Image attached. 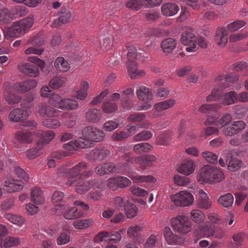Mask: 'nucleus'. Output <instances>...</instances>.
I'll return each instance as SVG.
<instances>
[{
	"mask_svg": "<svg viewBox=\"0 0 248 248\" xmlns=\"http://www.w3.org/2000/svg\"><path fill=\"white\" fill-rule=\"evenodd\" d=\"M15 139L21 143L29 144L33 140V136L31 132L26 129L17 131L15 134Z\"/></svg>",
	"mask_w": 248,
	"mask_h": 248,
	"instance_id": "obj_19",
	"label": "nucleus"
},
{
	"mask_svg": "<svg viewBox=\"0 0 248 248\" xmlns=\"http://www.w3.org/2000/svg\"><path fill=\"white\" fill-rule=\"evenodd\" d=\"M172 228L181 233H186L191 229V222L187 217L179 215L171 219Z\"/></svg>",
	"mask_w": 248,
	"mask_h": 248,
	"instance_id": "obj_6",
	"label": "nucleus"
},
{
	"mask_svg": "<svg viewBox=\"0 0 248 248\" xmlns=\"http://www.w3.org/2000/svg\"><path fill=\"white\" fill-rule=\"evenodd\" d=\"M83 139L94 142H100L103 140L105 134L101 130L94 127L89 126L85 127L82 130Z\"/></svg>",
	"mask_w": 248,
	"mask_h": 248,
	"instance_id": "obj_10",
	"label": "nucleus"
},
{
	"mask_svg": "<svg viewBox=\"0 0 248 248\" xmlns=\"http://www.w3.org/2000/svg\"><path fill=\"white\" fill-rule=\"evenodd\" d=\"M229 31L225 27L217 28L215 36V41L220 47H224L226 45L229 36Z\"/></svg>",
	"mask_w": 248,
	"mask_h": 248,
	"instance_id": "obj_13",
	"label": "nucleus"
},
{
	"mask_svg": "<svg viewBox=\"0 0 248 248\" xmlns=\"http://www.w3.org/2000/svg\"><path fill=\"white\" fill-rule=\"evenodd\" d=\"M95 183L94 180H90L84 182L79 181L76 185L75 190L77 193L82 194L88 191L91 187L93 186Z\"/></svg>",
	"mask_w": 248,
	"mask_h": 248,
	"instance_id": "obj_27",
	"label": "nucleus"
},
{
	"mask_svg": "<svg viewBox=\"0 0 248 248\" xmlns=\"http://www.w3.org/2000/svg\"><path fill=\"white\" fill-rule=\"evenodd\" d=\"M64 80L63 78L60 77H56L53 78L49 83V86L50 87L53 89H58L61 87L63 83Z\"/></svg>",
	"mask_w": 248,
	"mask_h": 248,
	"instance_id": "obj_63",
	"label": "nucleus"
},
{
	"mask_svg": "<svg viewBox=\"0 0 248 248\" xmlns=\"http://www.w3.org/2000/svg\"><path fill=\"white\" fill-rule=\"evenodd\" d=\"M44 41L43 38L39 34H36L34 37L28 40L27 45H32L35 47H38L43 45Z\"/></svg>",
	"mask_w": 248,
	"mask_h": 248,
	"instance_id": "obj_60",
	"label": "nucleus"
},
{
	"mask_svg": "<svg viewBox=\"0 0 248 248\" xmlns=\"http://www.w3.org/2000/svg\"><path fill=\"white\" fill-rule=\"evenodd\" d=\"M129 218L135 217L138 213V209L136 206L133 203H128L124 210Z\"/></svg>",
	"mask_w": 248,
	"mask_h": 248,
	"instance_id": "obj_50",
	"label": "nucleus"
},
{
	"mask_svg": "<svg viewBox=\"0 0 248 248\" xmlns=\"http://www.w3.org/2000/svg\"><path fill=\"white\" fill-rule=\"evenodd\" d=\"M113 168L112 163H106L96 167L95 168V172L96 174L101 176L109 173H113Z\"/></svg>",
	"mask_w": 248,
	"mask_h": 248,
	"instance_id": "obj_32",
	"label": "nucleus"
},
{
	"mask_svg": "<svg viewBox=\"0 0 248 248\" xmlns=\"http://www.w3.org/2000/svg\"><path fill=\"white\" fill-rule=\"evenodd\" d=\"M66 206L62 203L55 205L54 210L56 214L60 215L63 213L64 217L68 220L74 219L82 217L84 213L81 210H78L76 207H72L66 209Z\"/></svg>",
	"mask_w": 248,
	"mask_h": 248,
	"instance_id": "obj_8",
	"label": "nucleus"
},
{
	"mask_svg": "<svg viewBox=\"0 0 248 248\" xmlns=\"http://www.w3.org/2000/svg\"><path fill=\"white\" fill-rule=\"evenodd\" d=\"M28 60L32 63L25 62L19 64V70L28 76L37 77L39 75V71L36 64L41 69H43L45 66V62L35 56H30L28 58Z\"/></svg>",
	"mask_w": 248,
	"mask_h": 248,
	"instance_id": "obj_4",
	"label": "nucleus"
},
{
	"mask_svg": "<svg viewBox=\"0 0 248 248\" xmlns=\"http://www.w3.org/2000/svg\"><path fill=\"white\" fill-rule=\"evenodd\" d=\"M131 153L125 147H120L116 150L114 157L118 161L127 159L130 157Z\"/></svg>",
	"mask_w": 248,
	"mask_h": 248,
	"instance_id": "obj_37",
	"label": "nucleus"
},
{
	"mask_svg": "<svg viewBox=\"0 0 248 248\" xmlns=\"http://www.w3.org/2000/svg\"><path fill=\"white\" fill-rule=\"evenodd\" d=\"M40 136V141L38 143H41L44 145V143H49L55 136V133L53 131L49 130L46 131H40L39 132Z\"/></svg>",
	"mask_w": 248,
	"mask_h": 248,
	"instance_id": "obj_39",
	"label": "nucleus"
},
{
	"mask_svg": "<svg viewBox=\"0 0 248 248\" xmlns=\"http://www.w3.org/2000/svg\"><path fill=\"white\" fill-rule=\"evenodd\" d=\"M202 157L210 163L217 164L218 156L211 152L206 151L202 153Z\"/></svg>",
	"mask_w": 248,
	"mask_h": 248,
	"instance_id": "obj_54",
	"label": "nucleus"
},
{
	"mask_svg": "<svg viewBox=\"0 0 248 248\" xmlns=\"http://www.w3.org/2000/svg\"><path fill=\"white\" fill-rule=\"evenodd\" d=\"M127 49L128 51L127 68L129 76L132 78H137L144 76V71L137 68V62L135 61L138 59L136 48L134 46H127Z\"/></svg>",
	"mask_w": 248,
	"mask_h": 248,
	"instance_id": "obj_5",
	"label": "nucleus"
},
{
	"mask_svg": "<svg viewBox=\"0 0 248 248\" xmlns=\"http://www.w3.org/2000/svg\"><path fill=\"white\" fill-rule=\"evenodd\" d=\"M55 67L59 71L65 72L70 69V65L63 57H58L54 62Z\"/></svg>",
	"mask_w": 248,
	"mask_h": 248,
	"instance_id": "obj_36",
	"label": "nucleus"
},
{
	"mask_svg": "<svg viewBox=\"0 0 248 248\" xmlns=\"http://www.w3.org/2000/svg\"><path fill=\"white\" fill-rule=\"evenodd\" d=\"M233 197L231 193L221 196L218 199V202L224 207L228 208L232 206L233 203Z\"/></svg>",
	"mask_w": 248,
	"mask_h": 248,
	"instance_id": "obj_43",
	"label": "nucleus"
},
{
	"mask_svg": "<svg viewBox=\"0 0 248 248\" xmlns=\"http://www.w3.org/2000/svg\"><path fill=\"white\" fill-rule=\"evenodd\" d=\"M78 106V103L76 100L64 98L62 99L59 108L64 110H73L77 109Z\"/></svg>",
	"mask_w": 248,
	"mask_h": 248,
	"instance_id": "obj_35",
	"label": "nucleus"
},
{
	"mask_svg": "<svg viewBox=\"0 0 248 248\" xmlns=\"http://www.w3.org/2000/svg\"><path fill=\"white\" fill-rule=\"evenodd\" d=\"M141 230L142 227L138 225H133L128 229L127 234L130 238L134 240Z\"/></svg>",
	"mask_w": 248,
	"mask_h": 248,
	"instance_id": "obj_53",
	"label": "nucleus"
},
{
	"mask_svg": "<svg viewBox=\"0 0 248 248\" xmlns=\"http://www.w3.org/2000/svg\"><path fill=\"white\" fill-rule=\"evenodd\" d=\"M156 157L154 155L139 156L135 158V161L136 164H139L142 170H144L147 167L151 166L152 162L155 161Z\"/></svg>",
	"mask_w": 248,
	"mask_h": 248,
	"instance_id": "obj_23",
	"label": "nucleus"
},
{
	"mask_svg": "<svg viewBox=\"0 0 248 248\" xmlns=\"http://www.w3.org/2000/svg\"><path fill=\"white\" fill-rule=\"evenodd\" d=\"M163 234L167 242L169 245L177 244L179 237L173 233L169 227H165L164 229Z\"/></svg>",
	"mask_w": 248,
	"mask_h": 248,
	"instance_id": "obj_30",
	"label": "nucleus"
},
{
	"mask_svg": "<svg viewBox=\"0 0 248 248\" xmlns=\"http://www.w3.org/2000/svg\"><path fill=\"white\" fill-rule=\"evenodd\" d=\"M93 223L92 219H80L75 221L73 223V226L77 229H83L91 226Z\"/></svg>",
	"mask_w": 248,
	"mask_h": 248,
	"instance_id": "obj_47",
	"label": "nucleus"
},
{
	"mask_svg": "<svg viewBox=\"0 0 248 248\" xmlns=\"http://www.w3.org/2000/svg\"><path fill=\"white\" fill-rule=\"evenodd\" d=\"M33 21V16H27L18 22H15L4 32L5 37L8 39L12 37H18L24 33L26 30L32 26Z\"/></svg>",
	"mask_w": 248,
	"mask_h": 248,
	"instance_id": "obj_3",
	"label": "nucleus"
},
{
	"mask_svg": "<svg viewBox=\"0 0 248 248\" xmlns=\"http://www.w3.org/2000/svg\"><path fill=\"white\" fill-rule=\"evenodd\" d=\"M5 101L9 104H16L18 103L21 100V97L15 94L7 93L4 94Z\"/></svg>",
	"mask_w": 248,
	"mask_h": 248,
	"instance_id": "obj_58",
	"label": "nucleus"
},
{
	"mask_svg": "<svg viewBox=\"0 0 248 248\" xmlns=\"http://www.w3.org/2000/svg\"><path fill=\"white\" fill-rule=\"evenodd\" d=\"M36 85V80L31 79L15 84L13 86V89L19 93H24L34 88Z\"/></svg>",
	"mask_w": 248,
	"mask_h": 248,
	"instance_id": "obj_14",
	"label": "nucleus"
},
{
	"mask_svg": "<svg viewBox=\"0 0 248 248\" xmlns=\"http://www.w3.org/2000/svg\"><path fill=\"white\" fill-rule=\"evenodd\" d=\"M119 126V121L116 120H109L106 123L103 125L104 129L107 131H111Z\"/></svg>",
	"mask_w": 248,
	"mask_h": 248,
	"instance_id": "obj_62",
	"label": "nucleus"
},
{
	"mask_svg": "<svg viewBox=\"0 0 248 248\" xmlns=\"http://www.w3.org/2000/svg\"><path fill=\"white\" fill-rule=\"evenodd\" d=\"M237 101V93L231 91L225 93L223 96V103L225 105H232Z\"/></svg>",
	"mask_w": 248,
	"mask_h": 248,
	"instance_id": "obj_45",
	"label": "nucleus"
},
{
	"mask_svg": "<svg viewBox=\"0 0 248 248\" xmlns=\"http://www.w3.org/2000/svg\"><path fill=\"white\" fill-rule=\"evenodd\" d=\"M88 166L85 162H80L76 164L73 168L66 170L64 172L68 174L72 178H75L86 170L88 169Z\"/></svg>",
	"mask_w": 248,
	"mask_h": 248,
	"instance_id": "obj_18",
	"label": "nucleus"
},
{
	"mask_svg": "<svg viewBox=\"0 0 248 248\" xmlns=\"http://www.w3.org/2000/svg\"><path fill=\"white\" fill-rule=\"evenodd\" d=\"M198 205L199 207L205 209L209 208L211 206L207 194L202 189H200L199 191Z\"/></svg>",
	"mask_w": 248,
	"mask_h": 248,
	"instance_id": "obj_29",
	"label": "nucleus"
},
{
	"mask_svg": "<svg viewBox=\"0 0 248 248\" xmlns=\"http://www.w3.org/2000/svg\"><path fill=\"white\" fill-rule=\"evenodd\" d=\"M28 117L27 112L20 108H16L12 110L9 115L11 121L17 122L26 119Z\"/></svg>",
	"mask_w": 248,
	"mask_h": 248,
	"instance_id": "obj_22",
	"label": "nucleus"
},
{
	"mask_svg": "<svg viewBox=\"0 0 248 248\" xmlns=\"http://www.w3.org/2000/svg\"><path fill=\"white\" fill-rule=\"evenodd\" d=\"M224 178L223 172L218 168L206 165L201 169L198 180L202 184L218 183Z\"/></svg>",
	"mask_w": 248,
	"mask_h": 248,
	"instance_id": "obj_2",
	"label": "nucleus"
},
{
	"mask_svg": "<svg viewBox=\"0 0 248 248\" xmlns=\"http://www.w3.org/2000/svg\"><path fill=\"white\" fill-rule=\"evenodd\" d=\"M71 16H59L55 19L51 24L52 28H58L64 24L69 22Z\"/></svg>",
	"mask_w": 248,
	"mask_h": 248,
	"instance_id": "obj_57",
	"label": "nucleus"
},
{
	"mask_svg": "<svg viewBox=\"0 0 248 248\" xmlns=\"http://www.w3.org/2000/svg\"><path fill=\"white\" fill-rule=\"evenodd\" d=\"M171 139V135L169 132H164L157 138V142L160 145H166Z\"/></svg>",
	"mask_w": 248,
	"mask_h": 248,
	"instance_id": "obj_64",
	"label": "nucleus"
},
{
	"mask_svg": "<svg viewBox=\"0 0 248 248\" xmlns=\"http://www.w3.org/2000/svg\"><path fill=\"white\" fill-rule=\"evenodd\" d=\"M181 42L188 46L186 50L187 52H195L197 49V38L191 28L186 29L181 34Z\"/></svg>",
	"mask_w": 248,
	"mask_h": 248,
	"instance_id": "obj_7",
	"label": "nucleus"
},
{
	"mask_svg": "<svg viewBox=\"0 0 248 248\" xmlns=\"http://www.w3.org/2000/svg\"><path fill=\"white\" fill-rule=\"evenodd\" d=\"M177 45L175 39L172 38H168L162 40L161 43V47L164 53L169 54L175 49Z\"/></svg>",
	"mask_w": 248,
	"mask_h": 248,
	"instance_id": "obj_25",
	"label": "nucleus"
},
{
	"mask_svg": "<svg viewBox=\"0 0 248 248\" xmlns=\"http://www.w3.org/2000/svg\"><path fill=\"white\" fill-rule=\"evenodd\" d=\"M70 241V233L68 232H62L57 239L58 245H63L67 244Z\"/></svg>",
	"mask_w": 248,
	"mask_h": 248,
	"instance_id": "obj_56",
	"label": "nucleus"
},
{
	"mask_svg": "<svg viewBox=\"0 0 248 248\" xmlns=\"http://www.w3.org/2000/svg\"><path fill=\"white\" fill-rule=\"evenodd\" d=\"M246 22L245 21L237 20L229 24L227 26L228 29L232 32L235 31L244 26Z\"/></svg>",
	"mask_w": 248,
	"mask_h": 248,
	"instance_id": "obj_59",
	"label": "nucleus"
},
{
	"mask_svg": "<svg viewBox=\"0 0 248 248\" xmlns=\"http://www.w3.org/2000/svg\"><path fill=\"white\" fill-rule=\"evenodd\" d=\"M21 243L20 238L17 237L7 236L3 242V246L5 248L16 247Z\"/></svg>",
	"mask_w": 248,
	"mask_h": 248,
	"instance_id": "obj_44",
	"label": "nucleus"
},
{
	"mask_svg": "<svg viewBox=\"0 0 248 248\" xmlns=\"http://www.w3.org/2000/svg\"><path fill=\"white\" fill-rule=\"evenodd\" d=\"M152 136L153 133L151 131H143L135 135L133 140L135 141L146 140L150 139Z\"/></svg>",
	"mask_w": 248,
	"mask_h": 248,
	"instance_id": "obj_49",
	"label": "nucleus"
},
{
	"mask_svg": "<svg viewBox=\"0 0 248 248\" xmlns=\"http://www.w3.org/2000/svg\"><path fill=\"white\" fill-rule=\"evenodd\" d=\"M152 146L148 143L141 142L135 144L133 147V151L137 154H140L143 153H148L150 151Z\"/></svg>",
	"mask_w": 248,
	"mask_h": 248,
	"instance_id": "obj_42",
	"label": "nucleus"
},
{
	"mask_svg": "<svg viewBox=\"0 0 248 248\" xmlns=\"http://www.w3.org/2000/svg\"><path fill=\"white\" fill-rule=\"evenodd\" d=\"M89 146V142L82 138H79L76 140H72L63 144V147L68 151L77 150L78 149H84Z\"/></svg>",
	"mask_w": 248,
	"mask_h": 248,
	"instance_id": "obj_16",
	"label": "nucleus"
},
{
	"mask_svg": "<svg viewBox=\"0 0 248 248\" xmlns=\"http://www.w3.org/2000/svg\"><path fill=\"white\" fill-rule=\"evenodd\" d=\"M171 200L175 205L180 207L191 205L194 201V197L189 192L181 191L171 196Z\"/></svg>",
	"mask_w": 248,
	"mask_h": 248,
	"instance_id": "obj_9",
	"label": "nucleus"
},
{
	"mask_svg": "<svg viewBox=\"0 0 248 248\" xmlns=\"http://www.w3.org/2000/svg\"><path fill=\"white\" fill-rule=\"evenodd\" d=\"M178 170L180 173L186 175L192 173L195 170L193 161L189 158L185 159Z\"/></svg>",
	"mask_w": 248,
	"mask_h": 248,
	"instance_id": "obj_20",
	"label": "nucleus"
},
{
	"mask_svg": "<svg viewBox=\"0 0 248 248\" xmlns=\"http://www.w3.org/2000/svg\"><path fill=\"white\" fill-rule=\"evenodd\" d=\"M220 107L219 104H204L201 106L199 110L200 112L205 114H211L214 112H217Z\"/></svg>",
	"mask_w": 248,
	"mask_h": 248,
	"instance_id": "obj_40",
	"label": "nucleus"
},
{
	"mask_svg": "<svg viewBox=\"0 0 248 248\" xmlns=\"http://www.w3.org/2000/svg\"><path fill=\"white\" fill-rule=\"evenodd\" d=\"M89 84L87 81H82L80 82L79 89L77 91L76 97L80 100H84L87 96V90Z\"/></svg>",
	"mask_w": 248,
	"mask_h": 248,
	"instance_id": "obj_38",
	"label": "nucleus"
},
{
	"mask_svg": "<svg viewBox=\"0 0 248 248\" xmlns=\"http://www.w3.org/2000/svg\"><path fill=\"white\" fill-rule=\"evenodd\" d=\"M42 124L47 128L56 129L60 127V121L56 119L49 118L45 119L42 121Z\"/></svg>",
	"mask_w": 248,
	"mask_h": 248,
	"instance_id": "obj_46",
	"label": "nucleus"
},
{
	"mask_svg": "<svg viewBox=\"0 0 248 248\" xmlns=\"http://www.w3.org/2000/svg\"><path fill=\"white\" fill-rule=\"evenodd\" d=\"M37 111L41 116L48 117H57L61 111L46 103H40L37 107Z\"/></svg>",
	"mask_w": 248,
	"mask_h": 248,
	"instance_id": "obj_11",
	"label": "nucleus"
},
{
	"mask_svg": "<svg viewBox=\"0 0 248 248\" xmlns=\"http://www.w3.org/2000/svg\"><path fill=\"white\" fill-rule=\"evenodd\" d=\"M110 150L106 147L100 146L93 149L90 154V158L94 160L101 161L109 156Z\"/></svg>",
	"mask_w": 248,
	"mask_h": 248,
	"instance_id": "obj_17",
	"label": "nucleus"
},
{
	"mask_svg": "<svg viewBox=\"0 0 248 248\" xmlns=\"http://www.w3.org/2000/svg\"><path fill=\"white\" fill-rule=\"evenodd\" d=\"M43 145L38 143L34 147L27 152L26 156L29 159H33L39 156L43 152Z\"/></svg>",
	"mask_w": 248,
	"mask_h": 248,
	"instance_id": "obj_31",
	"label": "nucleus"
},
{
	"mask_svg": "<svg viewBox=\"0 0 248 248\" xmlns=\"http://www.w3.org/2000/svg\"><path fill=\"white\" fill-rule=\"evenodd\" d=\"M24 183L21 180L7 178L4 181V189L9 193L19 191L22 189Z\"/></svg>",
	"mask_w": 248,
	"mask_h": 248,
	"instance_id": "obj_12",
	"label": "nucleus"
},
{
	"mask_svg": "<svg viewBox=\"0 0 248 248\" xmlns=\"http://www.w3.org/2000/svg\"><path fill=\"white\" fill-rule=\"evenodd\" d=\"M173 181L175 184L179 186H187L189 183L188 178L181 175H175Z\"/></svg>",
	"mask_w": 248,
	"mask_h": 248,
	"instance_id": "obj_55",
	"label": "nucleus"
},
{
	"mask_svg": "<svg viewBox=\"0 0 248 248\" xmlns=\"http://www.w3.org/2000/svg\"><path fill=\"white\" fill-rule=\"evenodd\" d=\"M191 218L196 223H201L204 220V214L199 210H193L191 212Z\"/></svg>",
	"mask_w": 248,
	"mask_h": 248,
	"instance_id": "obj_48",
	"label": "nucleus"
},
{
	"mask_svg": "<svg viewBox=\"0 0 248 248\" xmlns=\"http://www.w3.org/2000/svg\"><path fill=\"white\" fill-rule=\"evenodd\" d=\"M136 93L140 100L150 102L153 99V95L150 89L142 86L137 91Z\"/></svg>",
	"mask_w": 248,
	"mask_h": 248,
	"instance_id": "obj_26",
	"label": "nucleus"
},
{
	"mask_svg": "<svg viewBox=\"0 0 248 248\" xmlns=\"http://www.w3.org/2000/svg\"><path fill=\"white\" fill-rule=\"evenodd\" d=\"M31 201L38 204H41L45 202V197L41 189L38 187L33 188L31 193Z\"/></svg>",
	"mask_w": 248,
	"mask_h": 248,
	"instance_id": "obj_28",
	"label": "nucleus"
},
{
	"mask_svg": "<svg viewBox=\"0 0 248 248\" xmlns=\"http://www.w3.org/2000/svg\"><path fill=\"white\" fill-rule=\"evenodd\" d=\"M246 126V123L243 121L233 122L230 125L223 129V134L226 136H232L239 133Z\"/></svg>",
	"mask_w": 248,
	"mask_h": 248,
	"instance_id": "obj_15",
	"label": "nucleus"
},
{
	"mask_svg": "<svg viewBox=\"0 0 248 248\" xmlns=\"http://www.w3.org/2000/svg\"><path fill=\"white\" fill-rule=\"evenodd\" d=\"M62 98L57 93H52L49 98L48 102L52 106L59 108V107L61 105Z\"/></svg>",
	"mask_w": 248,
	"mask_h": 248,
	"instance_id": "obj_51",
	"label": "nucleus"
},
{
	"mask_svg": "<svg viewBox=\"0 0 248 248\" xmlns=\"http://www.w3.org/2000/svg\"><path fill=\"white\" fill-rule=\"evenodd\" d=\"M4 217L10 222L18 226H22L25 221V219L21 216L8 213Z\"/></svg>",
	"mask_w": 248,
	"mask_h": 248,
	"instance_id": "obj_41",
	"label": "nucleus"
},
{
	"mask_svg": "<svg viewBox=\"0 0 248 248\" xmlns=\"http://www.w3.org/2000/svg\"><path fill=\"white\" fill-rule=\"evenodd\" d=\"M179 10L177 4L171 2L163 4L161 7V11L164 16H175Z\"/></svg>",
	"mask_w": 248,
	"mask_h": 248,
	"instance_id": "obj_24",
	"label": "nucleus"
},
{
	"mask_svg": "<svg viewBox=\"0 0 248 248\" xmlns=\"http://www.w3.org/2000/svg\"><path fill=\"white\" fill-rule=\"evenodd\" d=\"M228 169L231 171H234L240 169L242 162L237 157L231 156L227 160Z\"/></svg>",
	"mask_w": 248,
	"mask_h": 248,
	"instance_id": "obj_34",
	"label": "nucleus"
},
{
	"mask_svg": "<svg viewBox=\"0 0 248 248\" xmlns=\"http://www.w3.org/2000/svg\"><path fill=\"white\" fill-rule=\"evenodd\" d=\"M102 109L105 113H112L117 110L118 106L115 102H105Z\"/></svg>",
	"mask_w": 248,
	"mask_h": 248,
	"instance_id": "obj_52",
	"label": "nucleus"
},
{
	"mask_svg": "<svg viewBox=\"0 0 248 248\" xmlns=\"http://www.w3.org/2000/svg\"><path fill=\"white\" fill-rule=\"evenodd\" d=\"M133 163L132 157L128 158L125 162L116 165L113 163V172L120 173L129 176L135 183H154L156 179L151 175H140L130 173V165Z\"/></svg>",
	"mask_w": 248,
	"mask_h": 248,
	"instance_id": "obj_1",
	"label": "nucleus"
},
{
	"mask_svg": "<svg viewBox=\"0 0 248 248\" xmlns=\"http://www.w3.org/2000/svg\"><path fill=\"white\" fill-rule=\"evenodd\" d=\"M142 4L143 1L141 0H131L127 1L125 5L128 8L138 11L140 9Z\"/></svg>",
	"mask_w": 248,
	"mask_h": 248,
	"instance_id": "obj_61",
	"label": "nucleus"
},
{
	"mask_svg": "<svg viewBox=\"0 0 248 248\" xmlns=\"http://www.w3.org/2000/svg\"><path fill=\"white\" fill-rule=\"evenodd\" d=\"M175 103V100L169 99L155 104L154 108L156 111L160 112L172 107Z\"/></svg>",
	"mask_w": 248,
	"mask_h": 248,
	"instance_id": "obj_33",
	"label": "nucleus"
},
{
	"mask_svg": "<svg viewBox=\"0 0 248 248\" xmlns=\"http://www.w3.org/2000/svg\"><path fill=\"white\" fill-rule=\"evenodd\" d=\"M102 113L100 110L90 108L88 109L86 112V120L91 123H96L98 122L102 118Z\"/></svg>",
	"mask_w": 248,
	"mask_h": 248,
	"instance_id": "obj_21",
	"label": "nucleus"
}]
</instances>
